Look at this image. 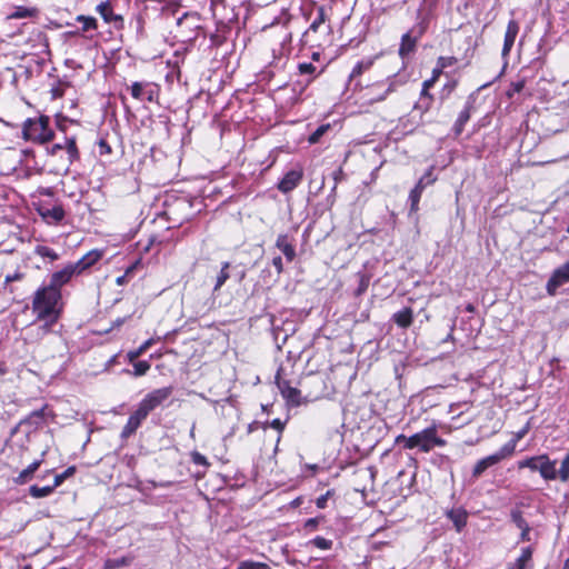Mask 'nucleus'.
Segmentation results:
<instances>
[{"label":"nucleus","instance_id":"obj_42","mask_svg":"<svg viewBox=\"0 0 569 569\" xmlns=\"http://www.w3.org/2000/svg\"><path fill=\"white\" fill-rule=\"evenodd\" d=\"M237 569H271L266 562H258L252 560H244L238 565Z\"/></svg>","mask_w":569,"mask_h":569},{"label":"nucleus","instance_id":"obj_29","mask_svg":"<svg viewBox=\"0 0 569 569\" xmlns=\"http://www.w3.org/2000/svg\"><path fill=\"white\" fill-rule=\"evenodd\" d=\"M37 13H38V9H36V8H27V7L18 6L8 16V18L9 19H13V20H18V19L36 17Z\"/></svg>","mask_w":569,"mask_h":569},{"label":"nucleus","instance_id":"obj_2","mask_svg":"<svg viewBox=\"0 0 569 569\" xmlns=\"http://www.w3.org/2000/svg\"><path fill=\"white\" fill-rule=\"evenodd\" d=\"M396 442L403 443L406 449L418 448L422 452H429L435 447H443L446 445V440L438 437L436 426L428 427L410 437L400 435L397 437Z\"/></svg>","mask_w":569,"mask_h":569},{"label":"nucleus","instance_id":"obj_28","mask_svg":"<svg viewBox=\"0 0 569 569\" xmlns=\"http://www.w3.org/2000/svg\"><path fill=\"white\" fill-rule=\"evenodd\" d=\"M41 463L42 459L33 461L19 473V476L16 478V482L19 485L27 483L32 478L33 473L38 470V468L41 466Z\"/></svg>","mask_w":569,"mask_h":569},{"label":"nucleus","instance_id":"obj_37","mask_svg":"<svg viewBox=\"0 0 569 569\" xmlns=\"http://www.w3.org/2000/svg\"><path fill=\"white\" fill-rule=\"evenodd\" d=\"M330 129L329 123L319 126L308 138L310 144L318 143L321 137Z\"/></svg>","mask_w":569,"mask_h":569},{"label":"nucleus","instance_id":"obj_25","mask_svg":"<svg viewBox=\"0 0 569 569\" xmlns=\"http://www.w3.org/2000/svg\"><path fill=\"white\" fill-rule=\"evenodd\" d=\"M298 71L301 76H309L303 87H307L313 79H316L322 71H317V67L311 62H301L298 64Z\"/></svg>","mask_w":569,"mask_h":569},{"label":"nucleus","instance_id":"obj_34","mask_svg":"<svg viewBox=\"0 0 569 569\" xmlns=\"http://www.w3.org/2000/svg\"><path fill=\"white\" fill-rule=\"evenodd\" d=\"M282 397L287 400L288 403L292 406L301 405V391L295 387H291L287 391H283Z\"/></svg>","mask_w":569,"mask_h":569},{"label":"nucleus","instance_id":"obj_62","mask_svg":"<svg viewBox=\"0 0 569 569\" xmlns=\"http://www.w3.org/2000/svg\"><path fill=\"white\" fill-rule=\"evenodd\" d=\"M443 69H440L438 66L432 71V78H435V81L439 78V76L442 73Z\"/></svg>","mask_w":569,"mask_h":569},{"label":"nucleus","instance_id":"obj_31","mask_svg":"<svg viewBox=\"0 0 569 569\" xmlns=\"http://www.w3.org/2000/svg\"><path fill=\"white\" fill-rule=\"evenodd\" d=\"M516 446H517V439H511L507 443H505L499 449V451L495 452L492 455V457H497L498 462H500L501 460H503L505 458L511 456L515 452Z\"/></svg>","mask_w":569,"mask_h":569},{"label":"nucleus","instance_id":"obj_43","mask_svg":"<svg viewBox=\"0 0 569 569\" xmlns=\"http://www.w3.org/2000/svg\"><path fill=\"white\" fill-rule=\"evenodd\" d=\"M76 472V467L74 466H71V467H68L63 472L57 475L54 477V480H53V486L57 488L59 487L60 485H62V482L68 479L69 477L73 476Z\"/></svg>","mask_w":569,"mask_h":569},{"label":"nucleus","instance_id":"obj_54","mask_svg":"<svg viewBox=\"0 0 569 569\" xmlns=\"http://www.w3.org/2000/svg\"><path fill=\"white\" fill-rule=\"evenodd\" d=\"M368 286H369V278L366 276H361L360 283L357 289V295L363 293L367 290Z\"/></svg>","mask_w":569,"mask_h":569},{"label":"nucleus","instance_id":"obj_50","mask_svg":"<svg viewBox=\"0 0 569 569\" xmlns=\"http://www.w3.org/2000/svg\"><path fill=\"white\" fill-rule=\"evenodd\" d=\"M276 383H277V387L280 390L281 395L283 393V391H287L288 389L291 388L290 382L280 377V371H278V373L276 376Z\"/></svg>","mask_w":569,"mask_h":569},{"label":"nucleus","instance_id":"obj_60","mask_svg":"<svg viewBox=\"0 0 569 569\" xmlns=\"http://www.w3.org/2000/svg\"><path fill=\"white\" fill-rule=\"evenodd\" d=\"M127 282V273L126 274H122V276H119L117 279H116V283L118 286H122Z\"/></svg>","mask_w":569,"mask_h":569},{"label":"nucleus","instance_id":"obj_63","mask_svg":"<svg viewBox=\"0 0 569 569\" xmlns=\"http://www.w3.org/2000/svg\"><path fill=\"white\" fill-rule=\"evenodd\" d=\"M124 565H126V560L124 559L114 560L112 567L119 568V567H122Z\"/></svg>","mask_w":569,"mask_h":569},{"label":"nucleus","instance_id":"obj_13","mask_svg":"<svg viewBox=\"0 0 569 569\" xmlns=\"http://www.w3.org/2000/svg\"><path fill=\"white\" fill-rule=\"evenodd\" d=\"M76 274L77 272L74 271L71 263H68L61 270L56 271L51 274L50 282L48 286H50L53 289L60 290V288L68 283L71 280V278Z\"/></svg>","mask_w":569,"mask_h":569},{"label":"nucleus","instance_id":"obj_6","mask_svg":"<svg viewBox=\"0 0 569 569\" xmlns=\"http://www.w3.org/2000/svg\"><path fill=\"white\" fill-rule=\"evenodd\" d=\"M403 82L398 80L396 76L388 77L382 81H378L367 87L370 102L383 101L390 93L395 92Z\"/></svg>","mask_w":569,"mask_h":569},{"label":"nucleus","instance_id":"obj_39","mask_svg":"<svg viewBox=\"0 0 569 569\" xmlns=\"http://www.w3.org/2000/svg\"><path fill=\"white\" fill-rule=\"evenodd\" d=\"M557 478L562 482H567L569 480V456L567 455L562 459L560 468L557 471Z\"/></svg>","mask_w":569,"mask_h":569},{"label":"nucleus","instance_id":"obj_47","mask_svg":"<svg viewBox=\"0 0 569 569\" xmlns=\"http://www.w3.org/2000/svg\"><path fill=\"white\" fill-rule=\"evenodd\" d=\"M432 100V97L419 98V101L415 104V109L427 112L431 107Z\"/></svg>","mask_w":569,"mask_h":569},{"label":"nucleus","instance_id":"obj_18","mask_svg":"<svg viewBox=\"0 0 569 569\" xmlns=\"http://www.w3.org/2000/svg\"><path fill=\"white\" fill-rule=\"evenodd\" d=\"M519 23L515 19H511L507 24V30L503 39L502 56L506 57L510 53L516 38L519 33Z\"/></svg>","mask_w":569,"mask_h":569},{"label":"nucleus","instance_id":"obj_22","mask_svg":"<svg viewBox=\"0 0 569 569\" xmlns=\"http://www.w3.org/2000/svg\"><path fill=\"white\" fill-rule=\"evenodd\" d=\"M276 247L284 254L287 261L291 262L296 258L295 246L289 241L288 234H279Z\"/></svg>","mask_w":569,"mask_h":569},{"label":"nucleus","instance_id":"obj_64","mask_svg":"<svg viewBox=\"0 0 569 569\" xmlns=\"http://www.w3.org/2000/svg\"><path fill=\"white\" fill-rule=\"evenodd\" d=\"M526 432H527V430H526V429H523V430H521V431H519V432L517 433V436H516V438H515V439H517V442H518V441H519V440H520V439L526 435Z\"/></svg>","mask_w":569,"mask_h":569},{"label":"nucleus","instance_id":"obj_45","mask_svg":"<svg viewBox=\"0 0 569 569\" xmlns=\"http://www.w3.org/2000/svg\"><path fill=\"white\" fill-rule=\"evenodd\" d=\"M133 375L136 377H141V376H144L149 369H150V363L146 360H142V361H138V362H134L133 363Z\"/></svg>","mask_w":569,"mask_h":569},{"label":"nucleus","instance_id":"obj_41","mask_svg":"<svg viewBox=\"0 0 569 569\" xmlns=\"http://www.w3.org/2000/svg\"><path fill=\"white\" fill-rule=\"evenodd\" d=\"M149 413H150L149 410L139 402L137 410L133 413H131L129 417L132 418L134 421H137L138 425L141 426L142 421L147 419Z\"/></svg>","mask_w":569,"mask_h":569},{"label":"nucleus","instance_id":"obj_27","mask_svg":"<svg viewBox=\"0 0 569 569\" xmlns=\"http://www.w3.org/2000/svg\"><path fill=\"white\" fill-rule=\"evenodd\" d=\"M199 22V16L197 13L186 12L182 17L177 19V26L180 28H187L190 31L197 29Z\"/></svg>","mask_w":569,"mask_h":569},{"label":"nucleus","instance_id":"obj_35","mask_svg":"<svg viewBox=\"0 0 569 569\" xmlns=\"http://www.w3.org/2000/svg\"><path fill=\"white\" fill-rule=\"evenodd\" d=\"M140 427V425L137 423V421H134L132 418H128V421L127 423L124 425L121 433H120V437L121 439H128L130 438L136 431L137 429Z\"/></svg>","mask_w":569,"mask_h":569},{"label":"nucleus","instance_id":"obj_36","mask_svg":"<svg viewBox=\"0 0 569 569\" xmlns=\"http://www.w3.org/2000/svg\"><path fill=\"white\" fill-rule=\"evenodd\" d=\"M34 252L42 258H49L51 261L59 259V254L53 249L46 246H37Z\"/></svg>","mask_w":569,"mask_h":569},{"label":"nucleus","instance_id":"obj_9","mask_svg":"<svg viewBox=\"0 0 569 569\" xmlns=\"http://www.w3.org/2000/svg\"><path fill=\"white\" fill-rule=\"evenodd\" d=\"M61 150H66L69 164H72L74 161L80 159V152L74 137L64 138L63 142H58L46 148L47 154L49 156H56Z\"/></svg>","mask_w":569,"mask_h":569},{"label":"nucleus","instance_id":"obj_44","mask_svg":"<svg viewBox=\"0 0 569 569\" xmlns=\"http://www.w3.org/2000/svg\"><path fill=\"white\" fill-rule=\"evenodd\" d=\"M43 420V409L31 412L24 420L23 423L31 426H38Z\"/></svg>","mask_w":569,"mask_h":569},{"label":"nucleus","instance_id":"obj_53","mask_svg":"<svg viewBox=\"0 0 569 569\" xmlns=\"http://www.w3.org/2000/svg\"><path fill=\"white\" fill-rule=\"evenodd\" d=\"M331 493L332 492L330 490H328L325 495H321L320 497H318L316 500V506L319 509H325L327 507L328 498L331 496Z\"/></svg>","mask_w":569,"mask_h":569},{"label":"nucleus","instance_id":"obj_55","mask_svg":"<svg viewBox=\"0 0 569 569\" xmlns=\"http://www.w3.org/2000/svg\"><path fill=\"white\" fill-rule=\"evenodd\" d=\"M23 278H24V273L16 271L12 274H7L6 279H4V282L9 283V282H12V281H19V280H22Z\"/></svg>","mask_w":569,"mask_h":569},{"label":"nucleus","instance_id":"obj_40","mask_svg":"<svg viewBox=\"0 0 569 569\" xmlns=\"http://www.w3.org/2000/svg\"><path fill=\"white\" fill-rule=\"evenodd\" d=\"M372 66V61H359L357 62V64L353 67L350 76H349V79L352 80L353 78L362 74L366 70L370 69V67Z\"/></svg>","mask_w":569,"mask_h":569},{"label":"nucleus","instance_id":"obj_11","mask_svg":"<svg viewBox=\"0 0 569 569\" xmlns=\"http://www.w3.org/2000/svg\"><path fill=\"white\" fill-rule=\"evenodd\" d=\"M567 282H569V260L552 272L546 286L547 292L555 296L557 289Z\"/></svg>","mask_w":569,"mask_h":569},{"label":"nucleus","instance_id":"obj_16","mask_svg":"<svg viewBox=\"0 0 569 569\" xmlns=\"http://www.w3.org/2000/svg\"><path fill=\"white\" fill-rule=\"evenodd\" d=\"M473 103L475 101L471 98H469L466 101L463 109L459 112L458 118L456 119L452 127V131L456 137H459L462 133L465 124L470 120Z\"/></svg>","mask_w":569,"mask_h":569},{"label":"nucleus","instance_id":"obj_23","mask_svg":"<svg viewBox=\"0 0 569 569\" xmlns=\"http://www.w3.org/2000/svg\"><path fill=\"white\" fill-rule=\"evenodd\" d=\"M76 21L80 22L82 26L81 28L70 32L74 36H79L88 31H96L98 28L97 19L91 16L79 14L76 17Z\"/></svg>","mask_w":569,"mask_h":569},{"label":"nucleus","instance_id":"obj_59","mask_svg":"<svg viewBox=\"0 0 569 569\" xmlns=\"http://www.w3.org/2000/svg\"><path fill=\"white\" fill-rule=\"evenodd\" d=\"M512 91L519 93L525 88V81H517L511 84Z\"/></svg>","mask_w":569,"mask_h":569},{"label":"nucleus","instance_id":"obj_38","mask_svg":"<svg viewBox=\"0 0 569 569\" xmlns=\"http://www.w3.org/2000/svg\"><path fill=\"white\" fill-rule=\"evenodd\" d=\"M326 19H327L326 9L323 7H319L317 9V17L311 22V24L309 27V31H315L316 32L319 29V27L322 23H325Z\"/></svg>","mask_w":569,"mask_h":569},{"label":"nucleus","instance_id":"obj_10","mask_svg":"<svg viewBox=\"0 0 569 569\" xmlns=\"http://www.w3.org/2000/svg\"><path fill=\"white\" fill-rule=\"evenodd\" d=\"M173 388L172 387H163L159 389H154L149 392L140 403L146 407L149 412L153 411L156 408L161 406L171 395Z\"/></svg>","mask_w":569,"mask_h":569},{"label":"nucleus","instance_id":"obj_48","mask_svg":"<svg viewBox=\"0 0 569 569\" xmlns=\"http://www.w3.org/2000/svg\"><path fill=\"white\" fill-rule=\"evenodd\" d=\"M190 456H191V461L194 465L202 466L204 468H208L210 466L208 459L203 455H201L200 452L193 451V452H191Z\"/></svg>","mask_w":569,"mask_h":569},{"label":"nucleus","instance_id":"obj_21","mask_svg":"<svg viewBox=\"0 0 569 569\" xmlns=\"http://www.w3.org/2000/svg\"><path fill=\"white\" fill-rule=\"evenodd\" d=\"M391 319L399 328L407 329L413 322V310L410 307H405L395 312Z\"/></svg>","mask_w":569,"mask_h":569},{"label":"nucleus","instance_id":"obj_15","mask_svg":"<svg viewBox=\"0 0 569 569\" xmlns=\"http://www.w3.org/2000/svg\"><path fill=\"white\" fill-rule=\"evenodd\" d=\"M510 519L515 526L520 529V541H530L531 527L523 518L522 511L519 508H513L510 511Z\"/></svg>","mask_w":569,"mask_h":569},{"label":"nucleus","instance_id":"obj_19","mask_svg":"<svg viewBox=\"0 0 569 569\" xmlns=\"http://www.w3.org/2000/svg\"><path fill=\"white\" fill-rule=\"evenodd\" d=\"M39 213L49 223H59L66 216L64 209L60 204L52 208L41 207Z\"/></svg>","mask_w":569,"mask_h":569},{"label":"nucleus","instance_id":"obj_51","mask_svg":"<svg viewBox=\"0 0 569 569\" xmlns=\"http://www.w3.org/2000/svg\"><path fill=\"white\" fill-rule=\"evenodd\" d=\"M322 520L323 516L310 518L305 522V528L308 530H315Z\"/></svg>","mask_w":569,"mask_h":569},{"label":"nucleus","instance_id":"obj_30","mask_svg":"<svg viewBox=\"0 0 569 569\" xmlns=\"http://www.w3.org/2000/svg\"><path fill=\"white\" fill-rule=\"evenodd\" d=\"M230 267H231L230 262H228V261L222 262L221 269L216 278V283L213 287L214 292H217L226 283V281L230 278V272H229Z\"/></svg>","mask_w":569,"mask_h":569},{"label":"nucleus","instance_id":"obj_26","mask_svg":"<svg viewBox=\"0 0 569 569\" xmlns=\"http://www.w3.org/2000/svg\"><path fill=\"white\" fill-rule=\"evenodd\" d=\"M498 463L497 457H492V455L482 458L479 460L472 470V477L479 478L489 467L495 466Z\"/></svg>","mask_w":569,"mask_h":569},{"label":"nucleus","instance_id":"obj_17","mask_svg":"<svg viewBox=\"0 0 569 569\" xmlns=\"http://www.w3.org/2000/svg\"><path fill=\"white\" fill-rule=\"evenodd\" d=\"M102 257V253L98 250H91L86 253L76 262H70L77 274L82 273L84 270L98 262Z\"/></svg>","mask_w":569,"mask_h":569},{"label":"nucleus","instance_id":"obj_12","mask_svg":"<svg viewBox=\"0 0 569 569\" xmlns=\"http://www.w3.org/2000/svg\"><path fill=\"white\" fill-rule=\"evenodd\" d=\"M97 12L102 17L104 22L112 23L113 27L118 30L123 29L124 20L121 14H117L113 12L112 7L109 1H103L99 3L96 8Z\"/></svg>","mask_w":569,"mask_h":569},{"label":"nucleus","instance_id":"obj_57","mask_svg":"<svg viewBox=\"0 0 569 569\" xmlns=\"http://www.w3.org/2000/svg\"><path fill=\"white\" fill-rule=\"evenodd\" d=\"M272 264L279 274L283 271L282 258L280 256H277L272 259Z\"/></svg>","mask_w":569,"mask_h":569},{"label":"nucleus","instance_id":"obj_56","mask_svg":"<svg viewBox=\"0 0 569 569\" xmlns=\"http://www.w3.org/2000/svg\"><path fill=\"white\" fill-rule=\"evenodd\" d=\"M284 426H286V421H282L280 420L279 418L277 419H273L271 422H270V427L276 429L277 431L279 432H282V430L284 429Z\"/></svg>","mask_w":569,"mask_h":569},{"label":"nucleus","instance_id":"obj_61","mask_svg":"<svg viewBox=\"0 0 569 569\" xmlns=\"http://www.w3.org/2000/svg\"><path fill=\"white\" fill-rule=\"evenodd\" d=\"M435 78H431L429 80H426L423 83H422V87L425 88V90H429L430 87L433 86L435 83Z\"/></svg>","mask_w":569,"mask_h":569},{"label":"nucleus","instance_id":"obj_8","mask_svg":"<svg viewBox=\"0 0 569 569\" xmlns=\"http://www.w3.org/2000/svg\"><path fill=\"white\" fill-rule=\"evenodd\" d=\"M436 178L432 176V168H430L417 182L415 188L409 193L410 213L419 210V201L426 187L432 184Z\"/></svg>","mask_w":569,"mask_h":569},{"label":"nucleus","instance_id":"obj_52","mask_svg":"<svg viewBox=\"0 0 569 569\" xmlns=\"http://www.w3.org/2000/svg\"><path fill=\"white\" fill-rule=\"evenodd\" d=\"M98 146L100 156H107L112 152L110 144L104 139H100Z\"/></svg>","mask_w":569,"mask_h":569},{"label":"nucleus","instance_id":"obj_32","mask_svg":"<svg viewBox=\"0 0 569 569\" xmlns=\"http://www.w3.org/2000/svg\"><path fill=\"white\" fill-rule=\"evenodd\" d=\"M54 489H56V487L53 485L44 486V487H39L37 485H33L29 488V493L33 498H44V497L50 496Z\"/></svg>","mask_w":569,"mask_h":569},{"label":"nucleus","instance_id":"obj_49","mask_svg":"<svg viewBox=\"0 0 569 569\" xmlns=\"http://www.w3.org/2000/svg\"><path fill=\"white\" fill-rule=\"evenodd\" d=\"M457 61L458 60L455 57H439L437 60V64L440 69H446L456 64Z\"/></svg>","mask_w":569,"mask_h":569},{"label":"nucleus","instance_id":"obj_20","mask_svg":"<svg viewBox=\"0 0 569 569\" xmlns=\"http://www.w3.org/2000/svg\"><path fill=\"white\" fill-rule=\"evenodd\" d=\"M446 516L452 521L458 532H460L467 525L468 512L461 507L446 511Z\"/></svg>","mask_w":569,"mask_h":569},{"label":"nucleus","instance_id":"obj_46","mask_svg":"<svg viewBox=\"0 0 569 569\" xmlns=\"http://www.w3.org/2000/svg\"><path fill=\"white\" fill-rule=\"evenodd\" d=\"M311 545L315 547L321 549V550H329L332 547V541L329 539H326L323 537L317 536L310 541Z\"/></svg>","mask_w":569,"mask_h":569},{"label":"nucleus","instance_id":"obj_7","mask_svg":"<svg viewBox=\"0 0 569 569\" xmlns=\"http://www.w3.org/2000/svg\"><path fill=\"white\" fill-rule=\"evenodd\" d=\"M132 98L139 101L153 102L158 98V86L148 81H137L128 87Z\"/></svg>","mask_w":569,"mask_h":569},{"label":"nucleus","instance_id":"obj_33","mask_svg":"<svg viewBox=\"0 0 569 569\" xmlns=\"http://www.w3.org/2000/svg\"><path fill=\"white\" fill-rule=\"evenodd\" d=\"M154 343V339L150 338L146 340L139 348L131 350L128 352V359L130 362H133L140 356H142L152 345Z\"/></svg>","mask_w":569,"mask_h":569},{"label":"nucleus","instance_id":"obj_14","mask_svg":"<svg viewBox=\"0 0 569 569\" xmlns=\"http://www.w3.org/2000/svg\"><path fill=\"white\" fill-rule=\"evenodd\" d=\"M302 177H303V173L301 170H290L279 181V183L277 184V188L282 193L291 192L301 182Z\"/></svg>","mask_w":569,"mask_h":569},{"label":"nucleus","instance_id":"obj_3","mask_svg":"<svg viewBox=\"0 0 569 569\" xmlns=\"http://www.w3.org/2000/svg\"><path fill=\"white\" fill-rule=\"evenodd\" d=\"M22 137L26 140L46 143L53 138V131L49 128V118L39 117L27 119L22 128Z\"/></svg>","mask_w":569,"mask_h":569},{"label":"nucleus","instance_id":"obj_5","mask_svg":"<svg viewBox=\"0 0 569 569\" xmlns=\"http://www.w3.org/2000/svg\"><path fill=\"white\" fill-rule=\"evenodd\" d=\"M556 465V460H550L547 455H540L519 461L518 468H528L531 471H538L545 480L551 481L557 479Z\"/></svg>","mask_w":569,"mask_h":569},{"label":"nucleus","instance_id":"obj_24","mask_svg":"<svg viewBox=\"0 0 569 569\" xmlns=\"http://www.w3.org/2000/svg\"><path fill=\"white\" fill-rule=\"evenodd\" d=\"M532 559V548L526 547L515 562L509 563L507 569H527Z\"/></svg>","mask_w":569,"mask_h":569},{"label":"nucleus","instance_id":"obj_1","mask_svg":"<svg viewBox=\"0 0 569 569\" xmlns=\"http://www.w3.org/2000/svg\"><path fill=\"white\" fill-rule=\"evenodd\" d=\"M61 291L50 286H43L34 292L32 310L39 320H49L53 323L60 315L59 303Z\"/></svg>","mask_w":569,"mask_h":569},{"label":"nucleus","instance_id":"obj_58","mask_svg":"<svg viewBox=\"0 0 569 569\" xmlns=\"http://www.w3.org/2000/svg\"><path fill=\"white\" fill-rule=\"evenodd\" d=\"M336 190H337V184H335L332 187L331 192H330V194L327 198L328 207H332L335 204V202H336Z\"/></svg>","mask_w":569,"mask_h":569},{"label":"nucleus","instance_id":"obj_4","mask_svg":"<svg viewBox=\"0 0 569 569\" xmlns=\"http://www.w3.org/2000/svg\"><path fill=\"white\" fill-rule=\"evenodd\" d=\"M419 21L401 37L398 53L406 59L416 51L418 40L426 33L429 21L426 17H418Z\"/></svg>","mask_w":569,"mask_h":569}]
</instances>
